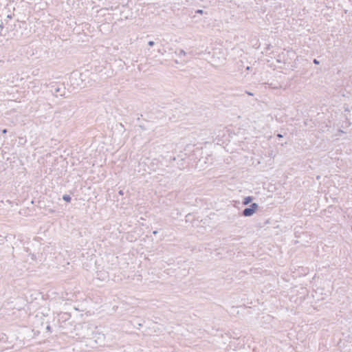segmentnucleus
Returning <instances> with one entry per match:
<instances>
[{
  "label": "nucleus",
  "instance_id": "obj_10",
  "mask_svg": "<svg viewBox=\"0 0 352 352\" xmlns=\"http://www.w3.org/2000/svg\"><path fill=\"white\" fill-rule=\"evenodd\" d=\"M0 28H1V30H3V22H1V23H0Z\"/></svg>",
  "mask_w": 352,
  "mask_h": 352
},
{
  "label": "nucleus",
  "instance_id": "obj_5",
  "mask_svg": "<svg viewBox=\"0 0 352 352\" xmlns=\"http://www.w3.org/2000/svg\"><path fill=\"white\" fill-rule=\"evenodd\" d=\"M63 199L65 201L69 203L72 200V197H70V195L65 194L63 196Z\"/></svg>",
  "mask_w": 352,
  "mask_h": 352
},
{
  "label": "nucleus",
  "instance_id": "obj_17",
  "mask_svg": "<svg viewBox=\"0 0 352 352\" xmlns=\"http://www.w3.org/2000/svg\"><path fill=\"white\" fill-rule=\"evenodd\" d=\"M50 212H51V213L54 212V210L50 209Z\"/></svg>",
  "mask_w": 352,
  "mask_h": 352
},
{
  "label": "nucleus",
  "instance_id": "obj_2",
  "mask_svg": "<svg viewBox=\"0 0 352 352\" xmlns=\"http://www.w3.org/2000/svg\"><path fill=\"white\" fill-rule=\"evenodd\" d=\"M47 87L52 94L56 96H64L65 94V87L63 84L51 82L47 85Z\"/></svg>",
  "mask_w": 352,
  "mask_h": 352
},
{
  "label": "nucleus",
  "instance_id": "obj_6",
  "mask_svg": "<svg viewBox=\"0 0 352 352\" xmlns=\"http://www.w3.org/2000/svg\"><path fill=\"white\" fill-rule=\"evenodd\" d=\"M178 55L180 58H182V56L184 57L186 56V52L183 50H180Z\"/></svg>",
  "mask_w": 352,
  "mask_h": 352
},
{
  "label": "nucleus",
  "instance_id": "obj_12",
  "mask_svg": "<svg viewBox=\"0 0 352 352\" xmlns=\"http://www.w3.org/2000/svg\"><path fill=\"white\" fill-rule=\"evenodd\" d=\"M277 136H278V138H283V135H282L281 134H280V133H278V134L277 135Z\"/></svg>",
  "mask_w": 352,
  "mask_h": 352
},
{
  "label": "nucleus",
  "instance_id": "obj_18",
  "mask_svg": "<svg viewBox=\"0 0 352 352\" xmlns=\"http://www.w3.org/2000/svg\"><path fill=\"white\" fill-rule=\"evenodd\" d=\"M7 17H8V19H11V18H12V16L9 14V15H8V16H7Z\"/></svg>",
  "mask_w": 352,
  "mask_h": 352
},
{
  "label": "nucleus",
  "instance_id": "obj_16",
  "mask_svg": "<svg viewBox=\"0 0 352 352\" xmlns=\"http://www.w3.org/2000/svg\"><path fill=\"white\" fill-rule=\"evenodd\" d=\"M182 60L184 61V62H187L188 59L183 58V59H182Z\"/></svg>",
  "mask_w": 352,
  "mask_h": 352
},
{
  "label": "nucleus",
  "instance_id": "obj_14",
  "mask_svg": "<svg viewBox=\"0 0 352 352\" xmlns=\"http://www.w3.org/2000/svg\"><path fill=\"white\" fill-rule=\"evenodd\" d=\"M197 13H202V12H203V10H197Z\"/></svg>",
  "mask_w": 352,
  "mask_h": 352
},
{
  "label": "nucleus",
  "instance_id": "obj_1",
  "mask_svg": "<svg viewBox=\"0 0 352 352\" xmlns=\"http://www.w3.org/2000/svg\"><path fill=\"white\" fill-rule=\"evenodd\" d=\"M77 335L80 338L85 340L86 345L91 348L104 345V334L100 332L97 327L89 323L81 324L80 329L78 330Z\"/></svg>",
  "mask_w": 352,
  "mask_h": 352
},
{
  "label": "nucleus",
  "instance_id": "obj_15",
  "mask_svg": "<svg viewBox=\"0 0 352 352\" xmlns=\"http://www.w3.org/2000/svg\"><path fill=\"white\" fill-rule=\"evenodd\" d=\"M246 93L250 95V96H253V94L250 93V92H248V91H246Z\"/></svg>",
  "mask_w": 352,
  "mask_h": 352
},
{
  "label": "nucleus",
  "instance_id": "obj_21",
  "mask_svg": "<svg viewBox=\"0 0 352 352\" xmlns=\"http://www.w3.org/2000/svg\"><path fill=\"white\" fill-rule=\"evenodd\" d=\"M0 35H3L1 31L0 32Z\"/></svg>",
  "mask_w": 352,
  "mask_h": 352
},
{
  "label": "nucleus",
  "instance_id": "obj_20",
  "mask_svg": "<svg viewBox=\"0 0 352 352\" xmlns=\"http://www.w3.org/2000/svg\"><path fill=\"white\" fill-rule=\"evenodd\" d=\"M250 69V67L249 66H248L246 68L247 70H249Z\"/></svg>",
  "mask_w": 352,
  "mask_h": 352
},
{
  "label": "nucleus",
  "instance_id": "obj_8",
  "mask_svg": "<svg viewBox=\"0 0 352 352\" xmlns=\"http://www.w3.org/2000/svg\"><path fill=\"white\" fill-rule=\"evenodd\" d=\"M313 62L315 65H318L320 63V62L316 58L314 59Z\"/></svg>",
  "mask_w": 352,
  "mask_h": 352
},
{
  "label": "nucleus",
  "instance_id": "obj_19",
  "mask_svg": "<svg viewBox=\"0 0 352 352\" xmlns=\"http://www.w3.org/2000/svg\"><path fill=\"white\" fill-rule=\"evenodd\" d=\"M50 329H51V328H50V326H47V330H50Z\"/></svg>",
  "mask_w": 352,
  "mask_h": 352
},
{
  "label": "nucleus",
  "instance_id": "obj_13",
  "mask_svg": "<svg viewBox=\"0 0 352 352\" xmlns=\"http://www.w3.org/2000/svg\"><path fill=\"white\" fill-rule=\"evenodd\" d=\"M157 232H157V230H155V231H153V234H155V235H156V234H157Z\"/></svg>",
  "mask_w": 352,
  "mask_h": 352
},
{
  "label": "nucleus",
  "instance_id": "obj_9",
  "mask_svg": "<svg viewBox=\"0 0 352 352\" xmlns=\"http://www.w3.org/2000/svg\"><path fill=\"white\" fill-rule=\"evenodd\" d=\"M7 132H8V130L6 129H4L2 130V133L3 134L7 133Z\"/></svg>",
  "mask_w": 352,
  "mask_h": 352
},
{
  "label": "nucleus",
  "instance_id": "obj_11",
  "mask_svg": "<svg viewBox=\"0 0 352 352\" xmlns=\"http://www.w3.org/2000/svg\"><path fill=\"white\" fill-rule=\"evenodd\" d=\"M118 193H119V195H122L124 194V193H123V190H120L119 191V192H118Z\"/></svg>",
  "mask_w": 352,
  "mask_h": 352
},
{
  "label": "nucleus",
  "instance_id": "obj_3",
  "mask_svg": "<svg viewBox=\"0 0 352 352\" xmlns=\"http://www.w3.org/2000/svg\"><path fill=\"white\" fill-rule=\"evenodd\" d=\"M258 208V205L256 203H252L248 207L245 208L242 211V214L244 217L252 216Z\"/></svg>",
  "mask_w": 352,
  "mask_h": 352
},
{
  "label": "nucleus",
  "instance_id": "obj_7",
  "mask_svg": "<svg viewBox=\"0 0 352 352\" xmlns=\"http://www.w3.org/2000/svg\"><path fill=\"white\" fill-rule=\"evenodd\" d=\"M148 45L150 47H153V46L155 45V42H154V41H148Z\"/></svg>",
  "mask_w": 352,
  "mask_h": 352
},
{
  "label": "nucleus",
  "instance_id": "obj_4",
  "mask_svg": "<svg viewBox=\"0 0 352 352\" xmlns=\"http://www.w3.org/2000/svg\"><path fill=\"white\" fill-rule=\"evenodd\" d=\"M253 199L254 198L252 196L245 197L242 201V204L244 206H247V205L250 204V203H252Z\"/></svg>",
  "mask_w": 352,
  "mask_h": 352
}]
</instances>
